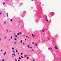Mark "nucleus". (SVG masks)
Wrapping results in <instances>:
<instances>
[{
  "mask_svg": "<svg viewBox=\"0 0 61 61\" xmlns=\"http://www.w3.org/2000/svg\"><path fill=\"white\" fill-rule=\"evenodd\" d=\"M51 50H53V49H52V48H51Z\"/></svg>",
  "mask_w": 61,
  "mask_h": 61,
  "instance_id": "47",
  "label": "nucleus"
},
{
  "mask_svg": "<svg viewBox=\"0 0 61 61\" xmlns=\"http://www.w3.org/2000/svg\"><path fill=\"white\" fill-rule=\"evenodd\" d=\"M4 24H6V23L5 22H4Z\"/></svg>",
  "mask_w": 61,
  "mask_h": 61,
  "instance_id": "36",
  "label": "nucleus"
},
{
  "mask_svg": "<svg viewBox=\"0 0 61 61\" xmlns=\"http://www.w3.org/2000/svg\"><path fill=\"white\" fill-rule=\"evenodd\" d=\"M17 35H18V36H19V33H18L17 34Z\"/></svg>",
  "mask_w": 61,
  "mask_h": 61,
  "instance_id": "20",
  "label": "nucleus"
},
{
  "mask_svg": "<svg viewBox=\"0 0 61 61\" xmlns=\"http://www.w3.org/2000/svg\"><path fill=\"white\" fill-rule=\"evenodd\" d=\"M18 61H20V60H19Z\"/></svg>",
  "mask_w": 61,
  "mask_h": 61,
  "instance_id": "56",
  "label": "nucleus"
},
{
  "mask_svg": "<svg viewBox=\"0 0 61 61\" xmlns=\"http://www.w3.org/2000/svg\"><path fill=\"white\" fill-rule=\"evenodd\" d=\"M12 55H14V54H12Z\"/></svg>",
  "mask_w": 61,
  "mask_h": 61,
  "instance_id": "57",
  "label": "nucleus"
},
{
  "mask_svg": "<svg viewBox=\"0 0 61 61\" xmlns=\"http://www.w3.org/2000/svg\"><path fill=\"white\" fill-rule=\"evenodd\" d=\"M24 13H26V11H24Z\"/></svg>",
  "mask_w": 61,
  "mask_h": 61,
  "instance_id": "23",
  "label": "nucleus"
},
{
  "mask_svg": "<svg viewBox=\"0 0 61 61\" xmlns=\"http://www.w3.org/2000/svg\"><path fill=\"white\" fill-rule=\"evenodd\" d=\"M5 3H3V5H5Z\"/></svg>",
  "mask_w": 61,
  "mask_h": 61,
  "instance_id": "37",
  "label": "nucleus"
},
{
  "mask_svg": "<svg viewBox=\"0 0 61 61\" xmlns=\"http://www.w3.org/2000/svg\"><path fill=\"white\" fill-rule=\"evenodd\" d=\"M35 35H34L33 36V37H34H34H35Z\"/></svg>",
  "mask_w": 61,
  "mask_h": 61,
  "instance_id": "10",
  "label": "nucleus"
},
{
  "mask_svg": "<svg viewBox=\"0 0 61 61\" xmlns=\"http://www.w3.org/2000/svg\"><path fill=\"white\" fill-rule=\"evenodd\" d=\"M15 33H14V36H15Z\"/></svg>",
  "mask_w": 61,
  "mask_h": 61,
  "instance_id": "27",
  "label": "nucleus"
},
{
  "mask_svg": "<svg viewBox=\"0 0 61 61\" xmlns=\"http://www.w3.org/2000/svg\"><path fill=\"white\" fill-rule=\"evenodd\" d=\"M10 40H11V39H9V41H10Z\"/></svg>",
  "mask_w": 61,
  "mask_h": 61,
  "instance_id": "38",
  "label": "nucleus"
},
{
  "mask_svg": "<svg viewBox=\"0 0 61 61\" xmlns=\"http://www.w3.org/2000/svg\"><path fill=\"white\" fill-rule=\"evenodd\" d=\"M34 36V34H32V36Z\"/></svg>",
  "mask_w": 61,
  "mask_h": 61,
  "instance_id": "33",
  "label": "nucleus"
},
{
  "mask_svg": "<svg viewBox=\"0 0 61 61\" xmlns=\"http://www.w3.org/2000/svg\"><path fill=\"white\" fill-rule=\"evenodd\" d=\"M51 48H49V49H51Z\"/></svg>",
  "mask_w": 61,
  "mask_h": 61,
  "instance_id": "46",
  "label": "nucleus"
},
{
  "mask_svg": "<svg viewBox=\"0 0 61 61\" xmlns=\"http://www.w3.org/2000/svg\"><path fill=\"white\" fill-rule=\"evenodd\" d=\"M15 37H17V36L16 35H15Z\"/></svg>",
  "mask_w": 61,
  "mask_h": 61,
  "instance_id": "17",
  "label": "nucleus"
},
{
  "mask_svg": "<svg viewBox=\"0 0 61 61\" xmlns=\"http://www.w3.org/2000/svg\"><path fill=\"white\" fill-rule=\"evenodd\" d=\"M23 54V53H21V55H22Z\"/></svg>",
  "mask_w": 61,
  "mask_h": 61,
  "instance_id": "25",
  "label": "nucleus"
},
{
  "mask_svg": "<svg viewBox=\"0 0 61 61\" xmlns=\"http://www.w3.org/2000/svg\"><path fill=\"white\" fill-rule=\"evenodd\" d=\"M24 36H25V35H24Z\"/></svg>",
  "mask_w": 61,
  "mask_h": 61,
  "instance_id": "54",
  "label": "nucleus"
},
{
  "mask_svg": "<svg viewBox=\"0 0 61 61\" xmlns=\"http://www.w3.org/2000/svg\"><path fill=\"white\" fill-rule=\"evenodd\" d=\"M15 61H17V60L16 59H15Z\"/></svg>",
  "mask_w": 61,
  "mask_h": 61,
  "instance_id": "4",
  "label": "nucleus"
},
{
  "mask_svg": "<svg viewBox=\"0 0 61 61\" xmlns=\"http://www.w3.org/2000/svg\"><path fill=\"white\" fill-rule=\"evenodd\" d=\"M1 51H3V50H1Z\"/></svg>",
  "mask_w": 61,
  "mask_h": 61,
  "instance_id": "44",
  "label": "nucleus"
},
{
  "mask_svg": "<svg viewBox=\"0 0 61 61\" xmlns=\"http://www.w3.org/2000/svg\"><path fill=\"white\" fill-rule=\"evenodd\" d=\"M12 52H13V53H15V51H12Z\"/></svg>",
  "mask_w": 61,
  "mask_h": 61,
  "instance_id": "9",
  "label": "nucleus"
},
{
  "mask_svg": "<svg viewBox=\"0 0 61 61\" xmlns=\"http://www.w3.org/2000/svg\"><path fill=\"white\" fill-rule=\"evenodd\" d=\"M34 0H31V1H34Z\"/></svg>",
  "mask_w": 61,
  "mask_h": 61,
  "instance_id": "49",
  "label": "nucleus"
},
{
  "mask_svg": "<svg viewBox=\"0 0 61 61\" xmlns=\"http://www.w3.org/2000/svg\"><path fill=\"white\" fill-rule=\"evenodd\" d=\"M14 44H16V42H14Z\"/></svg>",
  "mask_w": 61,
  "mask_h": 61,
  "instance_id": "40",
  "label": "nucleus"
},
{
  "mask_svg": "<svg viewBox=\"0 0 61 61\" xmlns=\"http://www.w3.org/2000/svg\"><path fill=\"white\" fill-rule=\"evenodd\" d=\"M47 18V17H46V18Z\"/></svg>",
  "mask_w": 61,
  "mask_h": 61,
  "instance_id": "52",
  "label": "nucleus"
},
{
  "mask_svg": "<svg viewBox=\"0 0 61 61\" xmlns=\"http://www.w3.org/2000/svg\"><path fill=\"white\" fill-rule=\"evenodd\" d=\"M4 60H5V59H3V60H2V61H4Z\"/></svg>",
  "mask_w": 61,
  "mask_h": 61,
  "instance_id": "28",
  "label": "nucleus"
},
{
  "mask_svg": "<svg viewBox=\"0 0 61 61\" xmlns=\"http://www.w3.org/2000/svg\"><path fill=\"white\" fill-rule=\"evenodd\" d=\"M33 61H35V60H33Z\"/></svg>",
  "mask_w": 61,
  "mask_h": 61,
  "instance_id": "50",
  "label": "nucleus"
},
{
  "mask_svg": "<svg viewBox=\"0 0 61 61\" xmlns=\"http://www.w3.org/2000/svg\"><path fill=\"white\" fill-rule=\"evenodd\" d=\"M30 49H31L32 48V47H30Z\"/></svg>",
  "mask_w": 61,
  "mask_h": 61,
  "instance_id": "15",
  "label": "nucleus"
},
{
  "mask_svg": "<svg viewBox=\"0 0 61 61\" xmlns=\"http://www.w3.org/2000/svg\"><path fill=\"white\" fill-rule=\"evenodd\" d=\"M21 58H24V57H23L22 56H21Z\"/></svg>",
  "mask_w": 61,
  "mask_h": 61,
  "instance_id": "26",
  "label": "nucleus"
},
{
  "mask_svg": "<svg viewBox=\"0 0 61 61\" xmlns=\"http://www.w3.org/2000/svg\"><path fill=\"white\" fill-rule=\"evenodd\" d=\"M25 41H26V39H25Z\"/></svg>",
  "mask_w": 61,
  "mask_h": 61,
  "instance_id": "39",
  "label": "nucleus"
},
{
  "mask_svg": "<svg viewBox=\"0 0 61 61\" xmlns=\"http://www.w3.org/2000/svg\"><path fill=\"white\" fill-rule=\"evenodd\" d=\"M19 34H22V33H21V32H20L19 33Z\"/></svg>",
  "mask_w": 61,
  "mask_h": 61,
  "instance_id": "21",
  "label": "nucleus"
},
{
  "mask_svg": "<svg viewBox=\"0 0 61 61\" xmlns=\"http://www.w3.org/2000/svg\"><path fill=\"white\" fill-rule=\"evenodd\" d=\"M35 45H36V46H37V45L36 44H35Z\"/></svg>",
  "mask_w": 61,
  "mask_h": 61,
  "instance_id": "11",
  "label": "nucleus"
},
{
  "mask_svg": "<svg viewBox=\"0 0 61 61\" xmlns=\"http://www.w3.org/2000/svg\"><path fill=\"white\" fill-rule=\"evenodd\" d=\"M19 59H21V58H20V57H19Z\"/></svg>",
  "mask_w": 61,
  "mask_h": 61,
  "instance_id": "13",
  "label": "nucleus"
},
{
  "mask_svg": "<svg viewBox=\"0 0 61 61\" xmlns=\"http://www.w3.org/2000/svg\"><path fill=\"white\" fill-rule=\"evenodd\" d=\"M12 50H14V48H12Z\"/></svg>",
  "mask_w": 61,
  "mask_h": 61,
  "instance_id": "12",
  "label": "nucleus"
},
{
  "mask_svg": "<svg viewBox=\"0 0 61 61\" xmlns=\"http://www.w3.org/2000/svg\"><path fill=\"white\" fill-rule=\"evenodd\" d=\"M6 52H5V53L4 54V55H5V54H6Z\"/></svg>",
  "mask_w": 61,
  "mask_h": 61,
  "instance_id": "16",
  "label": "nucleus"
},
{
  "mask_svg": "<svg viewBox=\"0 0 61 61\" xmlns=\"http://www.w3.org/2000/svg\"><path fill=\"white\" fill-rule=\"evenodd\" d=\"M10 32H11V30H10Z\"/></svg>",
  "mask_w": 61,
  "mask_h": 61,
  "instance_id": "45",
  "label": "nucleus"
},
{
  "mask_svg": "<svg viewBox=\"0 0 61 61\" xmlns=\"http://www.w3.org/2000/svg\"><path fill=\"white\" fill-rule=\"evenodd\" d=\"M57 59H58V58H57Z\"/></svg>",
  "mask_w": 61,
  "mask_h": 61,
  "instance_id": "58",
  "label": "nucleus"
},
{
  "mask_svg": "<svg viewBox=\"0 0 61 61\" xmlns=\"http://www.w3.org/2000/svg\"><path fill=\"white\" fill-rule=\"evenodd\" d=\"M32 45H34V42H33L32 43Z\"/></svg>",
  "mask_w": 61,
  "mask_h": 61,
  "instance_id": "24",
  "label": "nucleus"
},
{
  "mask_svg": "<svg viewBox=\"0 0 61 61\" xmlns=\"http://www.w3.org/2000/svg\"><path fill=\"white\" fill-rule=\"evenodd\" d=\"M46 21L47 22H48V20H46Z\"/></svg>",
  "mask_w": 61,
  "mask_h": 61,
  "instance_id": "18",
  "label": "nucleus"
},
{
  "mask_svg": "<svg viewBox=\"0 0 61 61\" xmlns=\"http://www.w3.org/2000/svg\"><path fill=\"white\" fill-rule=\"evenodd\" d=\"M28 56L26 55H24V57H26L27 56Z\"/></svg>",
  "mask_w": 61,
  "mask_h": 61,
  "instance_id": "2",
  "label": "nucleus"
},
{
  "mask_svg": "<svg viewBox=\"0 0 61 61\" xmlns=\"http://www.w3.org/2000/svg\"><path fill=\"white\" fill-rule=\"evenodd\" d=\"M6 15H7V17H8V13H6Z\"/></svg>",
  "mask_w": 61,
  "mask_h": 61,
  "instance_id": "5",
  "label": "nucleus"
},
{
  "mask_svg": "<svg viewBox=\"0 0 61 61\" xmlns=\"http://www.w3.org/2000/svg\"><path fill=\"white\" fill-rule=\"evenodd\" d=\"M28 36H26V37H28Z\"/></svg>",
  "mask_w": 61,
  "mask_h": 61,
  "instance_id": "32",
  "label": "nucleus"
},
{
  "mask_svg": "<svg viewBox=\"0 0 61 61\" xmlns=\"http://www.w3.org/2000/svg\"><path fill=\"white\" fill-rule=\"evenodd\" d=\"M1 14H2V13H0V15H1Z\"/></svg>",
  "mask_w": 61,
  "mask_h": 61,
  "instance_id": "42",
  "label": "nucleus"
},
{
  "mask_svg": "<svg viewBox=\"0 0 61 61\" xmlns=\"http://www.w3.org/2000/svg\"><path fill=\"white\" fill-rule=\"evenodd\" d=\"M1 39V38H0V39Z\"/></svg>",
  "mask_w": 61,
  "mask_h": 61,
  "instance_id": "59",
  "label": "nucleus"
},
{
  "mask_svg": "<svg viewBox=\"0 0 61 61\" xmlns=\"http://www.w3.org/2000/svg\"><path fill=\"white\" fill-rule=\"evenodd\" d=\"M27 46L29 48H30V46L29 45H28Z\"/></svg>",
  "mask_w": 61,
  "mask_h": 61,
  "instance_id": "3",
  "label": "nucleus"
},
{
  "mask_svg": "<svg viewBox=\"0 0 61 61\" xmlns=\"http://www.w3.org/2000/svg\"><path fill=\"white\" fill-rule=\"evenodd\" d=\"M17 42H18V40H17Z\"/></svg>",
  "mask_w": 61,
  "mask_h": 61,
  "instance_id": "48",
  "label": "nucleus"
},
{
  "mask_svg": "<svg viewBox=\"0 0 61 61\" xmlns=\"http://www.w3.org/2000/svg\"><path fill=\"white\" fill-rule=\"evenodd\" d=\"M14 40H17V39H16V38H15L14 39Z\"/></svg>",
  "mask_w": 61,
  "mask_h": 61,
  "instance_id": "7",
  "label": "nucleus"
},
{
  "mask_svg": "<svg viewBox=\"0 0 61 61\" xmlns=\"http://www.w3.org/2000/svg\"><path fill=\"white\" fill-rule=\"evenodd\" d=\"M6 31L7 32H8V30H6Z\"/></svg>",
  "mask_w": 61,
  "mask_h": 61,
  "instance_id": "29",
  "label": "nucleus"
},
{
  "mask_svg": "<svg viewBox=\"0 0 61 61\" xmlns=\"http://www.w3.org/2000/svg\"><path fill=\"white\" fill-rule=\"evenodd\" d=\"M16 52H18V51H17V50H16Z\"/></svg>",
  "mask_w": 61,
  "mask_h": 61,
  "instance_id": "41",
  "label": "nucleus"
},
{
  "mask_svg": "<svg viewBox=\"0 0 61 61\" xmlns=\"http://www.w3.org/2000/svg\"><path fill=\"white\" fill-rule=\"evenodd\" d=\"M13 55H14V56H15V54H13Z\"/></svg>",
  "mask_w": 61,
  "mask_h": 61,
  "instance_id": "22",
  "label": "nucleus"
},
{
  "mask_svg": "<svg viewBox=\"0 0 61 61\" xmlns=\"http://www.w3.org/2000/svg\"><path fill=\"white\" fill-rule=\"evenodd\" d=\"M23 45H25V43H23Z\"/></svg>",
  "mask_w": 61,
  "mask_h": 61,
  "instance_id": "30",
  "label": "nucleus"
},
{
  "mask_svg": "<svg viewBox=\"0 0 61 61\" xmlns=\"http://www.w3.org/2000/svg\"><path fill=\"white\" fill-rule=\"evenodd\" d=\"M19 38H18V39H19Z\"/></svg>",
  "mask_w": 61,
  "mask_h": 61,
  "instance_id": "60",
  "label": "nucleus"
},
{
  "mask_svg": "<svg viewBox=\"0 0 61 61\" xmlns=\"http://www.w3.org/2000/svg\"><path fill=\"white\" fill-rule=\"evenodd\" d=\"M11 39H12L13 38V37H12V36H11Z\"/></svg>",
  "mask_w": 61,
  "mask_h": 61,
  "instance_id": "14",
  "label": "nucleus"
},
{
  "mask_svg": "<svg viewBox=\"0 0 61 61\" xmlns=\"http://www.w3.org/2000/svg\"><path fill=\"white\" fill-rule=\"evenodd\" d=\"M42 32H45V29H44V30H42Z\"/></svg>",
  "mask_w": 61,
  "mask_h": 61,
  "instance_id": "6",
  "label": "nucleus"
},
{
  "mask_svg": "<svg viewBox=\"0 0 61 61\" xmlns=\"http://www.w3.org/2000/svg\"><path fill=\"white\" fill-rule=\"evenodd\" d=\"M30 38H29V37L28 38H29V39Z\"/></svg>",
  "mask_w": 61,
  "mask_h": 61,
  "instance_id": "55",
  "label": "nucleus"
},
{
  "mask_svg": "<svg viewBox=\"0 0 61 61\" xmlns=\"http://www.w3.org/2000/svg\"><path fill=\"white\" fill-rule=\"evenodd\" d=\"M29 58V57H27V59H28Z\"/></svg>",
  "mask_w": 61,
  "mask_h": 61,
  "instance_id": "35",
  "label": "nucleus"
},
{
  "mask_svg": "<svg viewBox=\"0 0 61 61\" xmlns=\"http://www.w3.org/2000/svg\"><path fill=\"white\" fill-rule=\"evenodd\" d=\"M55 49H57V46H55Z\"/></svg>",
  "mask_w": 61,
  "mask_h": 61,
  "instance_id": "1",
  "label": "nucleus"
},
{
  "mask_svg": "<svg viewBox=\"0 0 61 61\" xmlns=\"http://www.w3.org/2000/svg\"><path fill=\"white\" fill-rule=\"evenodd\" d=\"M48 40H50V39H48Z\"/></svg>",
  "mask_w": 61,
  "mask_h": 61,
  "instance_id": "43",
  "label": "nucleus"
},
{
  "mask_svg": "<svg viewBox=\"0 0 61 61\" xmlns=\"http://www.w3.org/2000/svg\"><path fill=\"white\" fill-rule=\"evenodd\" d=\"M18 55H19V53H18Z\"/></svg>",
  "mask_w": 61,
  "mask_h": 61,
  "instance_id": "34",
  "label": "nucleus"
},
{
  "mask_svg": "<svg viewBox=\"0 0 61 61\" xmlns=\"http://www.w3.org/2000/svg\"><path fill=\"white\" fill-rule=\"evenodd\" d=\"M10 21H12V19H11L10 20Z\"/></svg>",
  "mask_w": 61,
  "mask_h": 61,
  "instance_id": "31",
  "label": "nucleus"
},
{
  "mask_svg": "<svg viewBox=\"0 0 61 61\" xmlns=\"http://www.w3.org/2000/svg\"><path fill=\"white\" fill-rule=\"evenodd\" d=\"M20 42H21V43H22L23 42V41H22V40H21L20 41Z\"/></svg>",
  "mask_w": 61,
  "mask_h": 61,
  "instance_id": "8",
  "label": "nucleus"
},
{
  "mask_svg": "<svg viewBox=\"0 0 61 61\" xmlns=\"http://www.w3.org/2000/svg\"><path fill=\"white\" fill-rule=\"evenodd\" d=\"M5 38H6V37H5Z\"/></svg>",
  "mask_w": 61,
  "mask_h": 61,
  "instance_id": "51",
  "label": "nucleus"
},
{
  "mask_svg": "<svg viewBox=\"0 0 61 61\" xmlns=\"http://www.w3.org/2000/svg\"><path fill=\"white\" fill-rule=\"evenodd\" d=\"M46 20H47L46 19Z\"/></svg>",
  "mask_w": 61,
  "mask_h": 61,
  "instance_id": "53",
  "label": "nucleus"
},
{
  "mask_svg": "<svg viewBox=\"0 0 61 61\" xmlns=\"http://www.w3.org/2000/svg\"><path fill=\"white\" fill-rule=\"evenodd\" d=\"M32 51H34V50L33 49H32Z\"/></svg>",
  "mask_w": 61,
  "mask_h": 61,
  "instance_id": "19",
  "label": "nucleus"
}]
</instances>
